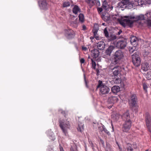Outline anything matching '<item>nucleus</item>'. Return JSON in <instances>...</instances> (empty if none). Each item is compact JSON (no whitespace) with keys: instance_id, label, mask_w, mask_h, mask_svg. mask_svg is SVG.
Segmentation results:
<instances>
[{"instance_id":"f257e3e1","label":"nucleus","mask_w":151,"mask_h":151,"mask_svg":"<svg viewBox=\"0 0 151 151\" xmlns=\"http://www.w3.org/2000/svg\"><path fill=\"white\" fill-rule=\"evenodd\" d=\"M147 16L143 14L135 17H129L125 16L124 18H122L120 21V24L124 27L125 26L126 24L129 25H131L133 23V21L132 20V19H135L136 20H145Z\"/></svg>"},{"instance_id":"f03ea898","label":"nucleus","mask_w":151,"mask_h":151,"mask_svg":"<svg viewBox=\"0 0 151 151\" xmlns=\"http://www.w3.org/2000/svg\"><path fill=\"white\" fill-rule=\"evenodd\" d=\"M122 119L125 121L123 124L122 130L123 132H127L130 129L131 126L132 122L130 120V116L129 111L127 110L122 116Z\"/></svg>"},{"instance_id":"7ed1b4c3","label":"nucleus","mask_w":151,"mask_h":151,"mask_svg":"<svg viewBox=\"0 0 151 151\" xmlns=\"http://www.w3.org/2000/svg\"><path fill=\"white\" fill-rule=\"evenodd\" d=\"M113 57L111 60V63L115 65L118 63L124 57L123 53L121 50H118L115 52Z\"/></svg>"},{"instance_id":"20e7f679","label":"nucleus","mask_w":151,"mask_h":151,"mask_svg":"<svg viewBox=\"0 0 151 151\" xmlns=\"http://www.w3.org/2000/svg\"><path fill=\"white\" fill-rule=\"evenodd\" d=\"M97 88H99V94L101 96L108 94L110 91L109 87L104 85L101 81H99Z\"/></svg>"},{"instance_id":"39448f33","label":"nucleus","mask_w":151,"mask_h":151,"mask_svg":"<svg viewBox=\"0 0 151 151\" xmlns=\"http://www.w3.org/2000/svg\"><path fill=\"white\" fill-rule=\"evenodd\" d=\"M68 119H67L66 120H61L60 119L59 120L60 127L65 135L67 134V130L70 127L69 121H68Z\"/></svg>"},{"instance_id":"423d86ee","label":"nucleus","mask_w":151,"mask_h":151,"mask_svg":"<svg viewBox=\"0 0 151 151\" xmlns=\"http://www.w3.org/2000/svg\"><path fill=\"white\" fill-rule=\"evenodd\" d=\"M141 55L139 52L135 53L132 55V60L133 64L136 67L140 65L141 63Z\"/></svg>"},{"instance_id":"0eeeda50","label":"nucleus","mask_w":151,"mask_h":151,"mask_svg":"<svg viewBox=\"0 0 151 151\" xmlns=\"http://www.w3.org/2000/svg\"><path fill=\"white\" fill-rule=\"evenodd\" d=\"M137 97L135 94H132L129 100V104L130 108L133 109L136 106L137 101Z\"/></svg>"},{"instance_id":"6e6552de","label":"nucleus","mask_w":151,"mask_h":151,"mask_svg":"<svg viewBox=\"0 0 151 151\" xmlns=\"http://www.w3.org/2000/svg\"><path fill=\"white\" fill-rule=\"evenodd\" d=\"M145 121L148 131L151 132V118L150 114L146 112L145 114Z\"/></svg>"},{"instance_id":"1a4fd4ad","label":"nucleus","mask_w":151,"mask_h":151,"mask_svg":"<svg viewBox=\"0 0 151 151\" xmlns=\"http://www.w3.org/2000/svg\"><path fill=\"white\" fill-rule=\"evenodd\" d=\"M126 40H119L116 45V47L120 49H124L127 45Z\"/></svg>"},{"instance_id":"9d476101","label":"nucleus","mask_w":151,"mask_h":151,"mask_svg":"<svg viewBox=\"0 0 151 151\" xmlns=\"http://www.w3.org/2000/svg\"><path fill=\"white\" fill-rule=\"evenodd\" d=\"M113 75L114 76L118 75L121 71V68L119 66L114 67L111 69Z\"/></svg>"},{"instance_id":"9b49d317","label":"nucleus","mask_w":151,"mask_h":151,"mask_svg":"<svg viewBox=\"0 0 151 151\" xmlns=\"http://www.w3.org/2000/svg\"><path fill=\"white\" fill-rule=\"evenodd\" d=\"M118 100V99L116 96H109L107 100V102L109 104H113L117 102Z\"/></svg>"},{"instance_id":"f8f14e48","label":"nucleus","mask_w":151,"mask_h":151,"mask_svg":"<svg viewBox=\"0 0 151 151\" xmlns=\"http://www.w3.org/2000/svg\"><path fill=\"white\" fill-rule=\"evenodd\" d=\"M65 36L68 39H70L74 37L75 33L74 31L70 29H66L65 30Z\"/></svg>"},{"instance_id":"ddd939ff","label":"nucleus","mask_w":151,"mask_h":151,"mask_svg":"<svg viewBox=\"0 0 151 151\" xmlns=\"http://www.w3.org/2000/svg\"><path fill=\"white\" fill-rule=\"evenodd\" d=\"M146 16H147L146 19V23L147 25L151 26V12H148L146 14Z\"/></svg>"},{"instance_id":"4468645a","label":"nucleus","mask_w":151,"mask_h":151,"mask_svg":"<svg viewBox=\"0 0 151 151\" xmlns=\"http://www.w3.org/2000/svg\"><path fill=\"white\" fill-rule=\"evenodd\" d=\"M91 55L93 58H96L99 57V50L96 49H94L91 51Z\"/></svg>"},{"instance_id":"2eb2a0df","label":"nucleus","mask_w":151,"mask_h":151,"mask_svg":"<svg viewBox=\"0 0 151 151\" xmlns=\"http://www.w3.org/2000/svg\"><path fill=\"white\" fill-rule=\"evenodd\" d=\"M105 47V44L103 41H101L97 43V47L99 50H103Z\"/></svg>"},{"instance_id":"dca6fc26","label":"nucleus","mask_w":151,"mask_h":151,"mask_svg":"<svg viewBox=\"0 0 151 151\" xmlns=\"http://www.w3.org/2000/svg\"><path fill=\"white\" fill-rule=\"evenodd\" d=\"M139 41L138 39L136 36H133L130 37V42L133 45H137Z\"/></svg>"},{"instance_id":"f3484780","label":"nucleus","mask_w":151,"mask_h":151,"mask_svg":"<svg viewBox=\"0 0 151 151\" xmlns=\"http://www.w3.org/2000/svg\"><path fill=\"white\" fill-rule=\"evenodd\" d=\"M149 63L146 62H144L142 63L141 68L144 71H147L149 69Z\"/></svg>"},{"instance_id":"a211bd4d","label":"nucleus","mask_w":151,"mask_h":151,"mask_svg":"<svg viewBox=\"0 0 151 151\" xmlns=\"http://www.w3.org/2000/svg\"><path fill=\"white\" fill-rule=\"evenodd\" d=\"M115 47L113 46H110L106 50L105 54L109 56H110L111 53L114 49Z\"/></svg>"},{"instance_id":"6ab92c4d","label":"nucleus","mask_w":151,"mask_h":151,"mask_svg":"<svg viewBox=\"0 0 151 151\" xmlns=\"http://www.w3.org/2000/svg\"><path fill=\"white\" fill-rule=\"evenodd\" d=\"M102 7L106 12L109 11V10L110 6L106 1H104L103 2Z\"/></svg>"},{"instance_id":"aec40b11","label":"nucleus","mask_w":151,"mask_h":151,"mask_svg":"<svg viewBox=\"0 0 151 151\" xmlns=\"http://www.w3.org/2000/svg\"><path fill=\"white\" fill-rule=\"evenodd\" d=\"M101 17L102 19L105 22H108L110 20V16L107 13L102 14Z\"/></svg>"},{"instance_id":"412c9836","label":"nucleus","mask_w":151,"mask_h":151,"mask_svg":"<svg viewBox=\"0 0 151 151\" xmlns=\"http://www.w3.org/2000/svg\"><path fill=\"white\" fill-rule=\"evenodd\" d=\"M72 12L74 14H76L78 12H81V10L78 6L75 5L72 9Z\"/></svg>"},{"instance_id":"4be33fe9","label":"nucleus","mask_w":151,"mask_h":151,"mask_svg":"<svg viewBox=\"0 0 151 151\" xmlns=\"http://www.w3.org/2000/svg\"><path fill=\"white\" fill-rule=\"evenodd\" d=\"M98 30V29L94 27L93 29L92 32L93 33V35L94 37L97 40H99L100 39V37L98 35L97 32Z\"/></svg>"},{"instance_id":"5701e85b","label":"nucleus","mask_w":151,"mask_h":151,"mask_svg":"<svg viewBox=\"0 0 151 151\" xmlns=\"http://www.w3.org/2000/svg\"><path fill=\"white\" fill-rule=\"evenodd\" d=\"M120 90V88L118 86H114L111 88V91L114 93H116Z\"/></svg>"},{"instance_id":"b1692460","label":"nucleus","mask_w":151,"mask_h":151,"mask_svg":"<svg viewBox=\"0 0 151 151\" xmlns=\"http://www.w3.org/2000/svg\"><path fill=\"white\" fill-rule=\"evenodd\" d=\"M40 6L41 9H45L47 8V4L45 1H42L41 4L40 5Z\"/></svg>"},{"instance_id":"393cba45","label":"nucleus","mask_w":151,"mask_h":151,"mask_svg":"<svg viewBox=\"0 0 151 151\" xmlns=\"http://www.w3.org/2000/svg\"><path fill=\"white\" fill-rule=\"evenodd\" d=\"M79 20L80 22L82 23L84 21V15L82 13H80L79 14Z\"/></svg>"},{"instance_id":"a878e982","label":"nucleus","mask_w":151,"mask_h":151,"mask_svg":"<svg viewBox=\"0 0 151 151\" xmlns=\"http://www.w3.org/2000/svg\"><path fill=\"white\" fill-rule=\"evenodd\" d=\"M83 125L84 124L82 123L78 124V127L77 128V129L78 131L81 132L83 131L84 129Z\"/></svg>"},{"instance_id":"bb28decb","label":"nucleus","mask_w":151,"mask_h":151,"mask_svg":"<svg viewBox=\"0 0 151 151\" xmlns=\"http://www.w3.org/2000/svg\"><path fill=\"white\" fill-rule=\"evenodd\" d=\"M119 115L118 114H115L112 115V119L115 120L117 121L118 120L119 118Z\"/></svg>"},{"instance_id":"cd10ccee","label":"nucleus","mask_w":151,"mask_h":151,"mask_svg":"<svg viewBox=\"0 0 151 151\" xmlns=\"http://www.w3.org/2000/svg\"><path fill=\"white\" fill-rule=\"evenodd\" d=\"M133 6L134 4L129 2L128 4H127V5H126V6H125V7L128 9H131L133 8Z\"/></svg>"},{"instance_id":"c85d7f7f","label":"nucleus","mask_w":151,"mask_h":151,"mask_svg":"<svg viewBox=\"0 0 151 151\" xmlns=\"http://www.w3.org/2000/svg\"><path fill=\"white\" fill-rule=\"evenodd\" d=\"M49 138L52 141H54L55 139V136L52 132H50L49 134Z\"/></svg>"},{"instance_id":"c756f323","label":"nucleus","mask_w":151,"mask_h":151,"mask_svg":"<svg viewBox=\"0 0 151 151\" xmlns=\"http://www.w3.org/2000/svg\"><path fill=\"white\" fill-rule=\"evenodd\" d=\"M129 2V0H122L120 4H121V6H126V5H127V4H128Z\"/></svg>"},{"instance_id":"7c9ffc66","label":"nucleus","mask_w":151,"mask_h":151,"mask_svg":"<svg viewBox=\"0 0 151 151\" xmlns=\"http://www.w3.org/2000/svg\"><path fill=\"white\" fill-rule=\"evenodd\" d=\"M143 88L144 91H145V93H147V89L148 87V85L147 84L145 83H143Z\"/></svg>"},{"instance_id":"2f4dec72","label":"nucleus","mask_w":151,"mask_h":151,"mask_svg":"<svg viewBox=\"0 0 151 151\" xmlns=\"http://www.w3.org/2000/svg\"><path fill=\"white\" fill-rule=\"evenodd\" d=\"M143 55L145 56H147L148 57H151V52H149L147 51H146L145 50L143 53Z\"/></svg>"},{"instance_id":"473e14b6","label":"nucleus","mask_w":151,"mask_h":151,"mask_svg":"<svg viewBox=\"0 0 151 151\" xmlns=\"http://www.w3.org/2000/svg\"><path fill=\"white\" fill-rule=\"evenodd\" d=\"M59 111L61 114L64 115L65 118H66V116L68 114V112L67 111H65L60 109L59 110Z\"/></svg>"},{"instance_id":"72a5a7b5","label":"nucleus","mask_w":151,"mask_h":151,"mask_svg":"<svg viewBox=\"0 0 151 151\" xmlns=\"http://www.w3.org/2000/svg\"><path fill=\"white\" fill-rule=\"evenodd\" d=\"M121 79L120 78H118L114 80V83L116 84H119L121 83Z\"/></svg>"},{"instance_id":"f704fd0d","label":"nucleus","mask_w":151,"mask_h":151,"mask_svg":"<svg viewBox=\"0 0 151 151\" xmlns=\"http://www.w3.org/2000/svg\"><path fill=\"white\" fill-rule=\"evenodd\" d=\"M70 5V2L69 1H65L63 3V6L65 7L69 6Z\"/></svg>"},{"instance_id":"c9c22d12","label":"nucleus","mask_w":151,"mask_h":151,"mask_svg":"<svg viewBox=\"0 0 151 151\" xmlns=\"http://www.w3.org/2000/svg\"><path fill=\"white\" fill-rule=\"evenodd\" d=\"M146 77L148 79H151V71H150L147 72L146 75Z\"/></svg>"},{"instance_id":"e433bc0d","label":"nucleus","mask_w":151,"mask_h":151,"mask_svg":"<svg viewBox=\"0 0 151 151\" xmlns=\"http://www.w3.org/2000/svg\"><path fill=\"white\" fill-rule=\"evenodd\" d=\"M91 61L92 62L91 63L92 68L94 69H95V67L96 65V62L94 61L92 59H91Z\"/></svg>"},{"instance_id":"4c0bfd02","label":"nucleus","mask_w":151,"mask_h":151,"mask_svg":"<svg viewBox=\"0 0 151 151\" xmlns=\"http://www.w3.org/2000/svg\"><path fill=\"white\" fill-rule=\"evenodd\" d=\"M104 33L106 37H108L109 36V34L106 28H105L104 30Z\"/></svg>"},{"instance_id":"58836bf2","label":"nucleus","mask_w":151,"mask_h":151,"mask_svg":"<svg viewBox=\"0 0 151 151\" xmlns=\"http://www.w3.org/2000/svg\"><path fill=\"white\" fill-rule=\"evenodd\" d=\"M103 131L106 133L108 136H110L111 134L110 132L105 127L103 129Z\"/></svg>"},{"instance_id":"ea45409f","label":"nucleus","mask_w":151,"mask_h":151,"mask_svg":"<svg viewBox=\"0 0 151 151\" xmlns=\"http://www.w3.org/2000/svg\"><path fill=\"white\" fill-rule=\"evenodd\" d=\"M127 150L129 149H132V150L133 148L132 145L130 144H127Z\"/></svg>"},{"instance_id":"a19ab883","label":"nucleus","mask_w":151,"mask_h":151,"mask_svg":"<svg viewBox=\"0 0 151 151\" xmlns=\"http://www.w3.org/2000/svg\"><path fill=\"white\" fill-rule=\"evenodd\" d=\"M105 127L104 125H102L101 126L99 127V131L102 132L103 131V129L105 128Z\"/></svg>"},{"instance_id":"79ce46f5","label":"nucleus","mask_w":151,"mask_h":151,"mask_svg":"<svg viewBox=\"0 0 151 151\" xmlns=\"http://www.w3.org/2000/svg\"><path fill=\"white\" fill-rule=\"evenodd\" d=\"M135 46H134L133 47H131V48L129 50V51L130 53H132L135 49Z\"/></svg>"},{"instance_id":"37998d69","label":"nucleus","mask_w":151,"mask_h":151,"mask_svg":"<svg viewBox=\"0 0 151 151\" xmlns=\"http://www.w3.org/2000/svg\"><path fill=\"white\" fill-rule=\"evenodd\" d=\"M104 9L102 7V8H97V10L98 12L99 13H101L102 12V11L104 10Z\"/></svg>"},{"instance_id":"c03bdc74","label":"nucleus","mask_w":151,"mask_h":151,"mask_svg":"<svg viewBox=\"0 0 151 151\" xmlns=\"http://www.w3.org/2000/svg\"><path fill=\"white\" fill-rule=\"evenodd\" d=\"M70 150V151H77L76 147L74 146L73 147H71Z\"/></svg>"},{"instance_id":"a18cd8bd","label":"nucleus","mask_w":151,"mask_h":151,"mask_svg":"<svg viewBox=\"0 0 151 151\" xmlns=\"http://www.w3.org/2000/svg\"><path fill=\"white\" fill-rule=\"evenodd\" d=\"M84 81H85V84H86V86L88 88V86L87 85V81H86V77H85V76H84Z\"/></svg>"},{"instance_id":"49530a36","label":"nucleus","mask_w":151,"mask_h":151,"mask_svg":"<svg viewBox=\"0 0 151 151\" xmlns=\"http://www.w3.org/2000/svg\"><path fill=\"white\" fill-rule=\"evenodd\" d=\"M80 62L81 64L85 62V60L84 58H82L80 60Z\"/></svg>"},{"instance_id":"de8ad7c7","label":"nucleus","mask_w":151,"mask_h":151,"mask_svg":"<svg viewBox=\"0 0 151 151\" xmlns=\"http://www.w3.org/2000/svg\"><path fill=\"white\" fill-rule=\"evenodd\" d=\"M147 3L151 5V0H146Z\"/></svg>"},{"instance_id":"09e8293b","label":"nucleus","mask_w":151,"mask_h":151,"mask_svg":"<svg viewBox=\"0 0 151 151\" xmlns=\"http://www.w3.org/2000/svg\"><path fill=\"white\" fill-rule=\"evenodd\" d=\"M83 29V30H86V27L85 25H83L82 26Z\"/></svg>"},{"instance_id":"8fccbe9b","label":"nucleus","mask_w":151,"mask_h":151,"mask_svg":"<svg viewBox=\"0 0 151 151\" xmlns=\"http://www.w3.org/2000/svg\"><path fill=\"white\" fill-rule=\"evenodd\" d=\"M113 104H111V105L110 106H107V107L108 108H109V109H110L112 107V106H113Z\"/></svg>"},{"instance_id":"3c124183","label":"nucleus","mask_w":151,"mask_h":151,"mask_svg":"<svg viewBox=\"0 0 151 151\" xmlns=\"http://www.w3.org/2000/svg\"><path fill=\"white\" fill-rule=\"evenodd\" d=\"M122 32V31L121 30H119V32H118L117 34H118V35H120Z\"/></svg>"},{"instance_id":"603ef678","label":"nucleus","mask_w":151,"mask_h":151,"mask_svg":"<svg viewBox=\"0 0 151 151\" xmlns=\"http://www.w3.org/2000/svg\"><path fill=\"white\" fill-rule=\"evenodd\" d=\"M60 151H64V150L63 149V148L62 147H60Z\"/></svg>"},{"instance_id":"864d4df0","label":"nucleus","mask_w":151,"mask_h":151,"mask_svg":"<svg viewBox=\"0 0 151 151\" xmlns=\"http://www.w3.org/2000/svg\"><path fill=\"white\" fill-rule=\"evenodd\" d=\"M94 37L91 36L90 37V39L91 40H93L94 38Z\"/></svg>"},{"instance_id":"5fc2aeb1","label":"nucleus","mask_w":151,"mask_h":151,"mask_svg":"<svg viewBox=\"0 0 151 151\" xmlns=\"http://www.w3.org/2000/svg\"><path fill=\"white\" fill-rule=\"evenodd\" d=\"M49 150L50 151H52V150H53V149L52 148H49Z\"/></svg>"},{"instance_id":"6e6d98bb","label":"nucleus","mask_w":151,"mask_h":151,"mask_svg":"<svg viewBox=\"0 0 151 151\" xmlns=\"http://www.w3.org/2000/svg\"><path fill=\"white\" fill-rule=\"evenodd\" d=\"M113 9V6H111V7H110L109 9H110L111 10H112Z\"/></svg>"},{"instance_id":"4d7b16f0","label":"nucleus","mask_w":151,"mask_h":151,"mask_svg":"<svg viewBox=\"0 0 151 151\" xmlns=\"http://www.w3.org/2000/svg\"><path fill=\"white\" fill-rule=\"evenodd\" d=\"M83 49L84 50H86L87 49V48L86 47H83Z\"/></svg>"},{"instance_id":"13d9d810","label":"nucleus","mask_w":151,"mask_h":151,"mask_svg":"<svg viewBox=\"0 0 151 151\" xmlns=\"http://www.w3.org/2000/svg\"><path fill=\"white\" fill-rule=\"evenodd\" d=\"M127 151H133V149H132H132L127 150Z\"/></svg>"},{"instance_id":"bf43d9fd","label":"nucleus","mask_w":151,"mask_h":151,"mask_svg":"<svg viewBox=\"0 0 151 151\" xmlns=\"http://www.w3.org/2000/svg\"><path fill=\"white\" fill-rule=\"evenodd\" d=\"M91 146L93 147V144L92 142H91Z\"/></svg>"},{"instance_id":"052dcab7","label":"nucleus","mask_w":151,"mask_h":151,"mask_svg":"<svg viewBox=\"0 0 151 151\" xmlns=\"http://www.w3.org/2000/svg\"><path fill=\"white\" fill-rule=\"evenodd\" d=\"M97 2L98 3H99V4H100V2L99 1H97Z\"/></svg>"},{"instance_id":"680f3d73","label":"nucleus","mask_w":151,"mask_h":151,"mask_svg":"<svg viewBox=\"0 0 151 151\" xmlns=\"http://www.w3.org/2000/svg\"><path fill=\"white\" fill-rule=\"evenodd\" d=\"M150 50L151 51V46L150 48Z\"/></svg>"},{"instance_id":"e2e57ef3","label":"nucleus","mask_w":151,"mask_h":151,"mask_svg":"<svg viewBox=\"0 0 151 151\" xmlns=\"http://www.w3.org/2000/svg\"><path fill=\"white\" fill-rule=\"evenodd\" d=\"M112 129H113V131H114V128H113V127H112Z\"/></svg>"},{"instance_id":"0e129e2a","label":"nucleus","mask_w":151,"mask_h":151,"mask_svg":"<svg viewBox=\"0 0 151 151\" xmlns=\"http://www.w3.org/2000/svg\"><path fill=\"white\" fill-rule=\"evenodd\" d=\"M91 0H88V1H91Z\"/></svg>"},{"instance_id":"69168bd1","label":"nucleus","mask_w":151,"mask_h":151,"mask_svg":"<svg viewBox=\"0 0 151 151\" xmlns=\"http://www.w3.org/2000/svg\"><path fill=\"white\" fill-rule=\"evenodd\" d=\"M145 151H148V150H145Z\"/></svg>"},{"instance_id":"338daca9","label":"nucleus","mask_w":151,"mask_h":151,"mask_svg":"<svg viewBox=\"0 0 151 151\" xmlns=\"http://www.w3.org/2000/svg\"><path fill=\"white\" fill-rule=\"evenodd\" d=\"M150 86H151V84H150Z\"/></svg>"}]
</instances>
